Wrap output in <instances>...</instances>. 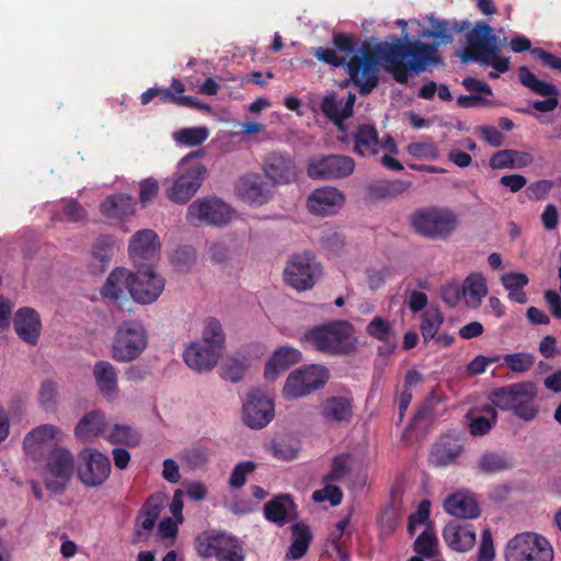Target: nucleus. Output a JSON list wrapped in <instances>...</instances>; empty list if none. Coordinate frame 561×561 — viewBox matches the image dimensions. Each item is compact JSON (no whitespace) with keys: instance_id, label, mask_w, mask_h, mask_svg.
Returning a JSON list of instances; mask_svg holds the SVG:
<instances>
[{"instance_id":"obj_30","label":"nucleus","mask_w":561,"mask_h":561,"mask_svg":"<svg viewBox=\"0 0 561 561\" xmlns=\"http://www.w3.org/2000/svg\"><path fill=\"white\" fill-rule=\"evenodd\" d=\"M204 346L197 342H191L185 351H221L225 347L226 335L221 323L216 318H207L203 330Z\"/></svg>"},{"instance_id":"obj_57","label":"nucleus","mask_w":561,"mask_h":561,"mask_svg":"<svg viewBox=\"0 0 561 561\" xmlns=\"http://www.w3.org/2000/svg\"><path fill=\"white\" fill-rule=\"evenodd\" d=\"M350 472L347 457L344 455L334 457L331 471L323 478V482L341 481Z\"/></svg>"},{"instance_id":"obj_62","label":"nucleus","mask_w":561,"mask_h":561,"mask_svg":"<svg viewBox=\"0 0 561 561\" xmlns=\"http://www.w3.org/2000/svg\"><path fill=\"white\" fill-rule=\"evenodd\" d=\"M501 280L505 289H507L508 291L524 288L529 282L526 274L515 272L504 274Z\"/></svg>"},{"instance_id":"obj_3","label":"nucleus","mask_w":561,"mask_h":561,"mask_svg":"<svg viewBox=\"0 0 561 561\" xmlns=\"http://www.w3.org/2000/svg\"><path fill=\"white\" fill-rule=\"evenodd\" d=\"M305 340L317 351H353L356 342L354 327L347 320L316 325L305 333Z\"/></svg>"},{"instance_id":"obj_61","label":"nucleus","mask_w":561,"mask_h":561,"mask_svg":"<svg viewBox=\"0 0 561 561\" xmlns=\"http://www.w3.org/2000/svg\"><path fill=\"white\" fill-rule=\"evenodd\" d=\"M495 556L492 535L489 529H484L481 536V543L477 561H493Z\"/></svg>"},{"instance_id":"obj_36","label":"nucleus","mask_w":561,"mask_h":561,"mask_svg":"<svg viewBox=\"0 0 561 561\" xmlns=\"http://www.w3.org/2000/svg\"><path fill=\"white\" fill-rule=\"evenodd\" d=\"M513 462L504 454L484 451L476 461V469L484 476H494L512 469Z\"/></svg>"},{"instance_id":"obj_51","label":"nucleus","mask_w":561,"mask_h":561,"mask_svg":"<svg viewBox=\"0 0 561 561\" xmlns=\"http://www.w3.org/2000/svg\"><path fill=\"white\" fill-rule=\"evenodd\" d=\"M38 402L45 411H54L56 409L58 402V387L56 382L51 380L42 382L38 391Z\"/></svg>"},{"instance_id":"obj_20","label":"nucleus","mask_w":561,"mask_h":561,"mask_svg":"<svg viewBox=\"0 0 561 561\" xmlns=\"http://www.w3.org/2000/svg\"><path fill=\"white\" fill-rule=\"evenodd\" d=\"M345 204V195L336 187L316 188L307 198V209L319 217L336 215Z\"/></svg>"},{"instance_id":"obj_6","label":"nucleus","mask_w":561,"mask_h":561,"mask_svg":"<svg viewBox=\"0 0 561 561\" xmlns=\"http://www.w3.org/2000/svg\"><path fill=\"white\" fill-rule=\"evenodd\" d=\"M506 561H553V549L541 535L527 531L513 537L506 545Z\"/></svg>"},{"instance_id":"obj_32","label":"nucleus","mask_w":561,"mask_h":561,"mask_svg":"<svg viewBox=\"0 0 561 561\" xmlns=\"http://www.w3.org/2000/svg\"><path fill=\"white\" fill-rule=\"evenodd\" d=\"M107 427L105 416L99 411L87 413L75 427V435L78 439L89 443L100 435L104 436Z\"/></svg>"},{"instance_id":"obj_44","label":"nucleus","mask_w":561,"mask_h":561,"mask_svg":"<svg viewBox=\"0 0 561 561\" xmlns=\"http://www.w3.org/2000/svg\"><path fill=\"white\" fill-rule=\"evenodd\" d=\"M294 510V502L289 495H280L264 505L266 519L273 523L283 524Z\"/></svg>"},{"instance_id":"obj_63","label":"nucleus","mask_w":561,"mask_h":561,"mask_svg":"<svg viewBox=\"0 0 561 561\" xmlns=\"http://www.w3.org/2000/svg\"><path fill=\"white\" fill-rule=\"evenodd\" d=\"M531 55L541 61L543 66L561 72V58L545 50L543 48L536 47L531 49Z\"/></svg>"},{"instance_id":"obj_26","label":"nucleus","mask_w":561,"mask_h":561,"mask_svg":"<svg viewBox=\"0 0 561 561\" xmlns=\"http://www.w3.org/2000/svg\"><path fill=\"white\" fill-rule=\"evenodd\" d=\"M13 327L18 336L30 345H36L42 322L38 312L30 307L18 310L13 320Z\"/></svg>"},{"instance_id":"obj_23","label":"nucleus","mask_w":561,"mask_h":561,"mask_svg":"<svg viewBox=\"0 0 561 561\" xmlns=\"http://www.w3.org/2000/svg\"><path fill=\"white\" fill-rule=\"evenodd\" d=\"M430 25L431 28L423 30L421 33V37H428V38H435L439 42L436 44H427L425 45L435 46L436 47V55L438 57V62L431 64V66H438L443 64V58L438 54V47L440 44H449L454 41V34L461 33L469 28L470 22L468 20L463 21H447V20H438L435 18L430 19ZM430 67V65L426 67V69Z\"/></svg>"},{"instance_id":"obj_31","label":"nucleus","mask_w":561,"mask_h":561,"mask_svg":"<svg viewBox=\"0 0 561 561\" xmlns=\"http://www.w3.org/2000/svg\"><path fill=\"white\" fill-rule=\"evenodd\" d=\"M161 511L162 502L160 496H149L136 518L135 535L138 539L148 537L149 533L153 529Z\"/></svg>"},{"instance_id":"obj_25","label":"nucleus","mask_w":561,"mask_h":561,"mask_svg":"<svg viewBox=\"0 0 561 561\" xmlns=\"http://www.w3.org/2000/svg\"><path fill=\"white\" fill-rule=\"evenodd\" d=\"M320 415L331 426H341L353 417V400L347 396H330L320 403Z\"/></svg>"},{"instance_id":"obj_38","label":"nucleus","mask_w":561,"mask_h":561,"mask_svg":"<svg viewBox=\"0 0 561 561\" xmlns=\"http://www.w3.org/2000/svg\"><path fill=\"white\" fill-rule=\"evenodd\" d=\"M222 377L232 382L240 381L248 368L245 358L240 353H220L219 362Z\"/></svg>"},{"instance_id":"obj_27","label":"nucleus","mask_w":561,"mask_h":561,"mask_svg":"<svg viewBox=\"0 0 561 561\" xmlns=\"http://www.w3.org/2000/svg\"><path fill=\"white\" fill-rule=\"evenodd\" d=\"M446 543L455 551L465 552L476 543V531L471 524L449 522L443 531Z\"/></svg>"},{"instance_id":"obj_11","label":"nucleus","mask_w":561,"mask_h":561,"mask_svg":"<svg viewBox=\"0 0 561 561\" xmlns=\"http://www.w3.org/2000/svg\"><path fill=\"white\" fill-rule=\"evenodd\" d=\"M354 169L353 158L344 154L310 158L307 162V174L312 180L344 179L350 176Z\"/></svg>"},{"instance_id":"obj_2","label":"nucleus","mask_w":561,"mask_h":561,"mask_svg":"<svg viewBox=\"0 0 561 561\" xmlns=\"http://www.w3.org/2000/svg\"><path fill=\"white\" fill-rule=\"evenodd\" d=\"M538 387L533 381H522L493 389L489 400L495 409L510 411L516 417L530 422L538 415L536 403Z\"/></svg>"},{"instance_id":"obj_45","label":"nucleus","mask_w":561,"mask_h":561,"mask_svg":"<svg viewBox=\"0 0 561 561\" xmlns=\"http://www.w3.org/2000/svg\"><path fill=\"white\" fill-rule=\"evenodd\" d=\"M291 531L293 542L287 556L297 560L306 554L311 539V534L309 527L305 524H295L291 527Z\"/></svg>"},{"instance_id":"obj_7","label":"nucleus","mask_w":561,"mask_h":561,"mask_svg":"<svg viewBox=\"0 0 561 561\" xmlns=\"http://www.w3.org/2000/svg\"><path fill=\"white\" fill-rule=\"evenodd\" d=\"M75 457L66 447L53 448L46 457L43 473L46 489L55 493H62L73 476Z\"/></svg>"},{"instance_id":"obj_50","label":"nucleus","mask_w":561,"mask_h":561,"mask_svg":"<svg viewBox=\"0 0 561 561\" xmlns=\"http://www.w3.org/2000/svg\"><path fill=\"white\" fill-rule=\"evenodd\" d=\"M320 108L322 113L335 124H341L347 119V117L344 116L343 101H339L334 93L323 98Z\"/></svg>"},{"instance_id":"obj_4","label":"nucleus","mask_w":561,"mask_h":561,"mask_svg":"<svg viewBox=\"0 0 561 561\" xmlns=\"http://www.w3.org/2000/svg\"><path fill=\"white\" fill-rule=\"evenodd\" d=\"M414 230L425 238L443 240L451 234L458 225L457 215L449 208L425 207L412 215Z\"/></svg>"},{"instance_id":"obj_24","label":"nucleus","mask_w":561,"mask_h":561,"mask_svg":"<svg viewBox=\"0 0 561 561\" xmlns=\"http://www.w3.org/2000/svg\"><path fill=\"white\" fill-rule=\"evenodd\" d=\"M147 343V332L139 321H124L117 328L112 351H144Z\"/></svg>"},{"instance_id":"obj_55","label":"nucleus","mask_w":561,"mask_h":561,"mask_svg":"<svg viewBox=\"0 0 561 561\" xmlns=\"http://www.w3.org/2000/svg\"><path fill=\"white\" fill-rule=\"evenodd\" d=\"M504 362L513 371L524 373L533 367L535 359L529 353H507Z\"/></svg>"},{"instance_id":"obj_9","label":"nucleus","mask_w":561,"mask_h":561,"mask_svg":"<svg viewBox=\"0 0 561 561\" xmlns=\"http://www.w3.org/2000/svg\"><path fill=\"white\" fill-rule=\"evenodd\" d=\"M196 550L203 558L214 557L218 561H244L242 547L238 540L226 534L198 537Z\"/></svg>"},{"instance_id":"obj_12","label":"nucleus","mask_w":561,"mask_h":561,"mask_svg":"<svg viewBox=\"0 0 561 561\" xmlns=\"http://www.w3.org/2000/svg\"><path fill=\"white\" fill-rule=\"evenodd\" d=\"M231 209L219 198L197 199L192 203L186 213V220L198 226L202 222L213 226H222L230 221Z\"/></svg>"},{"instance_id":"obj_40","label":"nucleus","mask_w":561,"mask_h":561,"mask_svg":"<svg viewBox=\"0 0 561 561\" xmlns=\"http://www.w3.org/2000/svg\"><path fill=\"white\" fill-rule=\"evenodd\" d=\"M104 438L111 444L135 447L140 443V434L128 424L108 423Z\"/></svg>"},{"instance_id":"obj_52","label":"nucleus","mask_w":561,"mask_h":561,"mask_svg":"<svg viewBox=\"0 0 561 561\" xmlns=\"http://www.w3.org/2000/svg\"><path fill=\"white\" fill-rule=\"evenodd\" d=\"M366 332L369 336L381 342H389L392 335V328L388 320L375 317L367 325Z\"/></svg>"},{"instance_id":"obj_59","label":"nucleus","mask_w":561,"mask_h":561,"mask_svg":"<svg viewBox=\"0 0 561 561\" xmlns=\"http://www.w3.org/2000/svg\"><path fill=\"white\" fill-rule=\"evenodd\" d=\"M62 216L70 222H79L85 219L87 211L77 199H68L62 209Z\"/></svg>"},{"instance_id":"obj_5","label":"nucleus","mask_w":561,"mask_h":561,"mask_svg":"<svg viewBox=\"0 0 561 561\" xmlns=\"http://www.w3.org/2000/svg\"><path fill=\"white\" fill-rule=\"evenodd\" d=\"M329 369L319 364L304 365L293 370L286 378L283 396L287 400L307 397L328 383Z\"/></svg>"},{"instance_id":"obj_41","label":"nucleus","mask_w":561,"mask_h":561,"mask_svg":"<svg viewBox=\"0 0 561 561\" xmlns=\"http://www.w3.org/2000/svg\"><path fill=\"white\" fill-rule=\"evenodd\" d=\"M462 453V446L456 442L440 440L434 445L430 461L436 467H446L456 461Z\"/></svg>"},{"instance_id":"obj_33","label":"nucleus","mask_w":561,"mask_h":561,"mask_svg":"<svg viewBox=\"0 0 561 561\" xmlns=\"http://www.w3.org/2000/svg\"><path fill=\"white\" fill-rule=\"evenodd\" d=\"M354 152L363 157H371L378 153L380 139L373 125H360L353 134Z\"/></svg>"},{"instance_id":"obj_19","label":"nucleus","mask_w":561,"mask_h":561,"mask_svg":"<svg viewBox=\"0 0 561 561\" xmlns=\"http://www.w3.org/2000/svg\"><path fill=\"white\" fill-rule=\"evenodd\" d=\"M205 172L203 165H196L176 174L165 191L167 198L176 204H186L201 187Z\"/></svg>"},{"instance_id":"obj_10","label":"nucleus","mask_w":561,"mask_h":561,"mask_svg":"<svg viewBox=\"0 0 561 561\" xmlns=\"http://www.w3.org/2000/svg\"><path fill=\"white\" fill-rule=\"evenodd\" d=\"M136 270L135 273L130 272V297L142 305L154 302L164 289V279L154 272L153 266Z\"/></svg>"},{"instance_id":"obj_43","label":"nucleus","mask_w":561,"mask_h":561,"mask_svg":"<svg viewBox=\"0 0 561 561\" xmlns=\"http://www.w3.org/2000/svg\"><path fill=\"white\" fill-rule=\"evenodd\" d=\"M483 411L486 415H480L473 411L467 414L469 420V432L473 436H482L489 433L492 425L495 423L497 417L496 409L492 405H486Z\"/></svg>"},{"instance_id":"obj_56","label":"nucleus","mask_w":561,"mask_h":561,"mask_svg":"<svg viewBox=\"0 0 561 561\" xmlns=\"http://www.w3.org/2000/svg\"><path fill=\"white\" fill-rule=\"evenodd\" d=\"M256 468V463L248 460L239 462L234 466L232 469L230 479H229V485L232 489H240L244 485L247 481V476L252 473Z\"/></svg>"},{"instance_id":"obj_15","label":"nucleus","mask_w":561,"mask_h":561,"mask_svg":"<svg viewBox=\"0 0 561 561\" xmlns=\"http://www.w3.org/2000/svg\"><path fill=\"white\" fill-rule=\"evenodd\" d=\"M160 241L151 229L137 231L128 245L129 256L136 268L154 266L159 260Z\"/></svg>"},{"instance_id":"obj_46","label":"nucleus","mask_w":561,"mask_h":561,"mask_svg":"<svg viewBox=\"0 0 561 561\" xmlns=\"http://www.w3.org/2000/svg\"><path fill=\"white\" fill-rule=\"evenodd\" d=\"M220 353H183L187 367L197 374L211 370L219 362Z\"/></svg>"},{"instance_id":"obj_58","label":"nucleus","mask_w":561,"mask_h":561,"mask_svg":"<svg viewBox=\"0 0 561 561\" xmlns=\"http://www.w3.org/2000/svg\"><path fill=\"white\" fill-rule=\"evenodd\" d=\"M208 137L205 127L186 128L180 131L179 140L188 146L202 145Z\"/></svg>"},{"instance_id":"obj_34","label":"nucleus","mask_w":561,"mask_h":561,"mask_svg":"<svg viewBox=\"0 0 561 561\" xmlns=\"http://www.w3.org/2000/svg\"><path fill=\"white\" fill-rule=\"evenodd\" d=\"M445 511L458 518H474L479 516V506L476 500L465 493L449 495L444 502Z\"/></svg>"},{"instance_id":"obj_39","label":"nucleus","mask_w":561,"mask_h":561,"mask_svg":"<svg viewBox=\"0 0 561 561\" xmlns=\"http://www.w3.org/2000/svg\"><path fill=\"white\" fill-rule=\"evenodd\" d=\"M461 287L463 288V298L471 308L479 307L488 294L485 278L479 273L467 276Z\"/></svg>"},{"instance_id":"obj_22","label":"nucleus","mask_w":561,"mask_h":561,"mask_svg":"<svg viewBox=\"0 0 561 561\" xmlns=\"http://www.w3.org/2000/svg\"><path fill=\"white\" fill-rule=\"evenodd\" d=\"M62 431L53 424H43L33 428L23 439L25 453L33 459H38L43 455L45 447L64 439Z\"/></svg>"},{"instance_id":"obj_21","label":"nucleus","mask_w":561,"mask_h":561,"mask_svg":"<svg viewBox=\"0 0 561 561\" xmlns=\"http://www.w3.org/2000/svg\"><path fill=\"white\" fill-rule=\"evenodd\" d=\"M263 171L275 185L290 184L298 178V168L287 152L272 151L263 160Z\"/></svg>"},{"instance_id":"obj_37","label":"nucleus","mask_w":561,"mask_h":561,"mask_svg":"<svg viewBox=\"0 0 561 561\" xmlns=\"http://www.w3.org/2000/svg\"><path fill=\"white\" fill-rule=\"evenodd\" d=\"M93 375L102 396L107 399L115 398L117 393V376L114 367L107 362H99L94 366Z\"/></svg>"},{"instance_id":"obj_14","label":"nucleus","mask_w":561,"mask_h":561,"mask_svg":"<svg viewBox=\"0 0 561 561\" xmlns=\"http://www.w3.org/2000/svg\"><path fill=\"white\" fill-rule=\"evenodd\" d=\"M467 47L461 51L460 58L463 64L469 61L483 60L489 54L496 49V37L493 28L484 23H477L473 28L467 33Z\"/></svg>"},{"instance_id":"obj_18","label":"nucleus","mask_w":561,"mask_h":561,"mask_svg":"<svg viewBox=\"0 0 561 561\" xmlns=\"http://www.w3.org/2000/svg\"><path fill=\"white\" fill-rule=\"evenodd\" d=\"M274 417V403L262 390L253 389L243 405V421L251 428H263Z\"/></svg>"},{"instance_id":"obj_13","label":"nucleus","mask_w":561,"mask_h":561,"mask_svg":"<svg viewBox=\"0 0 561 561\" xmlns=\"http://www.w3.org/2000/svg\"><path fill=\"white\" fill-rule=\"evenodd\" d=\"M81 463L78 479L88 488H98L105 483L111 474L110 458L95 449H84L80 454Z\"/></svg>"},{"instance_id":"obj_54","label":"nucleus","mask_w":561,"mask_h":561,"mask_svg":"<svg viewBox=\"0 0 561 561\" xmlns=\"http://www.w3.org/2000/svg\"><path fill=\"white\" fill-rule=\"evenodd\" d=\"M209 451L202 446L187 448L182 454V459L193 469L202 468L209 461Z\"/></svg>"},{"instance_id":"obj_48","label":"nucleus","mask_w":561,"mask_h":561,"mask_svg":"<svg viewBox=\"0 0 561 561\" xmlns=\"http://www.w3.org/2000/svg\"><path fill=\"white\" fill-rule=\"evenodd\" d=\"M414 551L423 558H434L438 553V541L434 533L427 527L414 541Z\"/></svg>"},{"instance_id":"obj_8","label":"nucleus","mask_w":561,"mask_h":561,"mask_svg":"<svg viewBox=\"0 0 561 561\" xmlns=\"http://www.w3.org/2000/svg\"><path fill=\"white\" fill-rule=\"evenodd\" d=\"M320 274V265L310 252L294 254L287 262L284 278L290 287L304 291L313 287Z\"/></svg>"},{"instance_id":"obj_53","label":"nucleus","mask_w":561,"mask_h":561,"mask_svg":"<svg viewBox=\"0 0 561 561\" xmlns=\"http://www.w3.org/2000/svg\"><path fill=\"white\" fill-rule=\"evenodd\" d=\"M407 151L410 156L415 158L436 160L439 157V150L432 141L411 142L408 145Z\"/></svg>"},{"instance_id":"obj_49","label":"nucleus","mask_w":561,"mask_h":561,"mask_svg":"<svg viewBox=\"0 0 561 561\" xmlns=\"http://www.w3.org/2000/svg\"><path fill=\"white\" fill-rule=\"evenodd\" d=\"M410 186L409 183L403 181H392L377 183L369 186V195L376 199H382L391 196H397L403 193Z\"/></svg>"},{"instance_id":"obj_1","label":"nucleus","mask_w":561,"mask_h":561,"mask_svg":"<svg viewBox=\"0 0 561 561\" xmlns=\"http://www.w3.org/2000/svg\"><path fill=\"white\" fill-rule=\"evenodd\" d=\"M334 48H311L312 55L323 64L334 68L344 67L348 78L345 84L355 87L360 96L369 95L379 83L380 67L392 76L400 84L408 83L412 72L421 73L431 64L438 62L436 47L423 44L420 39H401L391 36L379 43L364 42L359 55L351 57L340 56L336 50L353 54L356 51V42L352 35L333 33Z\"/></svg>"},{"instance_id":"obj_28","label":"nucleus","mask_w":561,"mask_h":561,"mask_svg":"<svg viewBox=\"0 0 561 561\" xmlns=\"http://www.w3.org/2000/svg\"><path fill=\"white\" fill-rule=\"evenodd\" d=\"M136 201L133 196L118 193L107 196L100 205L101 214L107 220H122L134 215Z\"/></svg>"},{"instance_id":"obj_47","label":"nucleus","mask_w":561,"mask_h":561,"mask_svg":"<svg viewBox=\"0 0 561 561\" xmlns=\"http://www.w3.org/2000/svg\"><path fill=\"white\" fill-rule=\"evenodd\" d=\"M443 322L444 316L438 308L431 307L423 313L421 333L424 342H430L436 337Z\"/></svg>"},{"instance_id":"obj_42","label":"nucleus","mask_w":561,"mask_h":561,"mask_svg":"<svg viewBox=\"0 0 561 561\" xmlns=\"http://www.w3.org/2000/svg\"><path fill=\"white\" fill-rule=\"evenodd\" d=\"M300 360L299 353H273L266 362L264 378L274 381L280 374Z\"/></svg>"},{"instance_id":"obj_60","label":"nucleus","mask_w":561,"mask_h":561,"mask_svg":"<svg viewBox=\"0 0 561 561\" xmlns=\"http://www.w3.org/2000/svg\"><path fill=\"white\" fill-rule=\"evenodd\" d=\"M139 201L142 206H146L148 203L152 202L159 192L158 182L152 178L142 180L139 184Z\"/></svg>"},{"instance_id":"obj_16","label":"nucleus","mask_w":561,"mask_h":561,"mask_svg":"<svg viewBox=\"0 0 561 561\" xmlns=\"http://www.w3.org/2000/svg\"><path fill=\"white\" fill-rule=\"evenodd\" d=\"M518 80L525 88L529 89L534 94L546 98L533 102V107L541 113L552 112L559 104L558 88L547 81L540 80L533 73L527 66L518 68Z\"/></svg>"},{"instance_id":"obj_17","label":"nucleus","mask_w":561,"mask_h":561,"mask_svg":"<svg viewBox=\"0 0 561 561\" xmlns=\"http://www.w3.org/2000/svg\"><path fill=\"white\" fill-rule=\"evenodd\" d=\"M129 288L130 272L123 267H116L101 288V296L107 305H113L119 310L130 311Z\"/></svg>"},{"instance_id":"obj_64","label":"nucleus","mask_w":561,"mask_h":561,"mask_svg":"<svg viewBox=\"0 0 561 561\" xmlns=\"http://www.w3.org/2000/svg\"><path fill=\"white\" fill-rule=\"evenodd\" d=\"M442 298L449 307H455L463 298V288L460 284H448L442 290Z\"/></svg>"},{"instance_id":"obj_29","label":"nucleus","mask_w":561,"mask_h":561,"mask_svg":"<svg viewBox=\"0 0 561 561\" xmlns=\"http://www.w3.org/2000/svg\"><path fill=\"white\" fill-rule=\"evenodd\" d=\"M237 190L242 199L256 205L265 204L271 196L268 184L263 182L257 174L242 176Z\"/></svg>"},{"instance_id":"obj_35","label":"nucleus","mask_w":561,"mask_h":561,"mask_svg":"<svg viewBox=\"0 0 561 561\" xmlns=\"http://www.w3.org/2000/svg\"><path fill=\"white\" fill-rule=\"evenodd\" d=\"M114 238L111 236H100L92 247V259L89 268L93 274L103 273L110 264L114 250Z\"/></svg>"}]
</instances>
